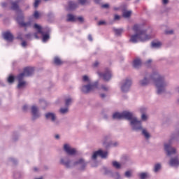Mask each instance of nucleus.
Wrapping results in <instances>:
<instances>
[{"mask_svg": "<svg viewBox=\"0 0 179 179\" xmlns=\"http://www.w3.org/2000/svg\"><path fill=\"white\" fill-rule=\"evenodd\" d=\"M150 83L155 85L157 94L164 93L166 89L170 85V81L160 75L157 70H153L151 75L145 73L143 78L139 80L140 86H148Z\"/></svg>", "mask_w": 179, "mask_h": 179, "instance_id": "f257e3e1", "label": "nucleus"}, {"mask_svg": "<svg viewBox=\"0 0 179 179\" xmlns=\"http://www.w3.org/2000/svg\"><path fill=\"white\" fill-rule=\"evenodd\" d=\"M113 120H122V118L128 120V121H130V125L133 131H136V132H138V131H142V134L146 139L150 138L149 132L145 129H142V121L138 120L132 112L128 110H124L122 113L116 112L113 113Z\"/></svg>", "mask_w": 179, "mask_h": 179, "instance_id": "f03ea898", "label": "nucleus"}, {"mask_svg": "<svg viewBox=\"0 0 179 179\" xmlns=\"http://www.w3.org/2000/svg\"><path fill=\"white\" fill-rule=\"evenodd\" d=\"M133 30L136 34L131 36V43L136 44V43H139V41H148V40H150L152 38L151 35L147 34L146 30L142 29V27L139 24H135L133 27Z\"/></svg>", "mask_w": 179, "mask_h": 179, "instance_id": "7ed1b4c3", "label": "nucleus"}, {"mask_svg": "<svg viewBox=\"0 0 179 179\" xmlns=\"http://www.w3.org/2000/svg\"><path fill=\"white\" fill-rule=\"evenodd\" d=\"M11 9L13 10L17 11V17L16 21L17 22L19 26L21 27H24L25 29L27 27H31V21H28L27 22H24V15H23V13L22 10L19 9V5L17 4V1L11 3Z\"/></svg>", "mask_w": 179, "mask_h": 179, "instance_id": "20e7f679", "label": "nucleus"}, {"mask_svg": "<svg viewBox=\"0 0 179 179\" xmlns=\"http://www.w3.org/2000/svg\"><path fill=\"white\" fill-rule=\"evenodd\" d=\"M60 164L64 166L67 169H71V167H75V166H81L83 169L86 166V162L85 159H80L78 161H73L71 159L69 156H65L60 159Z\"/></svg>", "mask_w": 179, "mask_h": 179, "instance_id": "39448f33", "label": "nucleus"}, {"mask_svg": "<svg viewBox=\"0 0 179 179\" xmlns=\"http://www.w3.org/2000/svg\"><path fill=\"white\" fill-rule=\"evenodd\" d=\"M34 72V68L33 67H27L24 69V72L21 73L17 76L18 80V89H23L26 86V81H24L23 79L26 76H31V74Z\"/></svg>", "mask_w": 179, "mask_h": 179, "instance_id": "423d86ee", "label": "nucleus"}, {"mask_svg": "<svg viewBox=\"0 0 179 179\" xmlns=\"http://www.w3.org/2000/svg\"><path fill=\"white\" fill-rule=\"evenodd\" d=\"M34 29H35V30L37 31L38 33H39V34H41L43 36L42 38V41L43 43H47V41H48V40H50V28L48 27H45V28H43L41 27V26L35 24L34 25Z\"/></svg>", "mask_w": 179, "mask_h": 179, "instance_id": "0eeeda50", "label": "nucleus"}, {"mask_svg": "<svg viewBox=\"0 0 179 179\" xmlns=\"http://www.w3.org/2000/svg\"><path fill=\"white\" fill-rule=\"evenodd\" d=\"M178 136L179 131L172 134L169 143L164 144V150L166 152L167 156H173V155H176V148L171 147V141H173V139H177Z\"/></svg>", "mask_w": 179, "mask_h": 179, "instance_id": "6e6552de", "label": "nucleus"}, {"mask_svg": "<svg viewBox=\"0 0 179 179\" xmlns=\"http://www.w3.org/2000/svg\"><path fill=\"white\" fill-rule=\"evenodd\" d=\"M98 86H99V82H95L92 84L83 85L81 88V92L85 94L90 93V92H94V90H96V89H99Z\"/></svg>", "mask_w": 179, "mask_h": 179, "instance_id": "1a4fd4ad", "label": "nucleus"}, {"mask_svg": "<svg viewBox=\"0 0 179 179\" xmlns=\"http://www.w3.org/2000/svg\"><path fill=\"white\" fill-rule=\"evenodd\" d=\"M131 85L132 80L127 78L122 81L120 89L122 92H123L124 93H127V92H129V89H131Z\"/></svg>", "mask_w": 179, "mask_h": 179, "instance_id": "9d476101", "label": "nucleus"}, {"mask_svg": "<svg viewBox=\"0 0 179 179\" xmlns=\"http://www.w3.org/2000/svg\"><path fill=\"white\" fill-rule=\"evenodd\" d=\"M63 150L69 156L76 155V150L71 146V144L65 143L63 146Z\"/></svg>", "mask_w": 179, "mask_h": 179, "instance_id": "9b49d317", "label": "nucleus"}, {"mask_svg": "<svg viewBox=\"0 0 179 179\" xmlns=\"http://www.w3.org/2000/svg\"><path fill=\"white\" fill-rule=\"evenodd\" d=\"M97 156H100L101 159H106V157L108 156V152L107 151H103L101 150H99L98 151H96L93 153L92 156V159L96 160V159H97Z\"/></svg>", "mask_w": 179, "mask_h": 179, "instance_id": "f8f14e48", "label": "nucleus"}, {"mask_svg": "<svg viewBox=\"0 0 179 179\" xmlns=\"http://www.w3.org/2000/svg\"><path fill=\"white\" fill-rule=\"evenodd\" d=\"M98 75L100 78H103V80H110L112 76L111 70L107 69L103 73L98 72Z\"/></svg>", "mask_w": 179, "mask_h": 179, "instance_id": "ddd939ff", "label": "nucleus"}, {"mask_svg": "<svg viewBox=\"0 0 179 179\" xmlns=\"http://www.w3.org/2000/svg\"><path fill=\"white\" fill-rule=\"evenodd\" d=\"M31 113L33 120H37V118H40V117L41 116V113H40L38 108L36 106L34 105L31 106Z\"/></svg>", "mask_w": 179, "mask_h": 179, "instance_id": "4468645a", "label": "nucleus"}, {"mask_svg": "<svg viewBox=\"0 0 179 179\" xmlns=\"http://www.w3.org/2000/svg\"><path fill=\"white\" fill-rule=\"evenodd\" d=\"M45 116L46 120H49L50 121H52V122H55V120H57V115L54 113H47Z\"/></svg>", "mask_w": 179, "mask_h": 179, "instance_id": "2eb2a0df", "label": "nucleus"}, {"mask_svg": "<svg viewBox=\"0 0 179 179\" xmlns=\"http://www.w3.org/2000/svg\"><path fill=\"white\" fill-rule=\"evenodd\" d=\"M3 37L6 41H13V35L9 31L3 33Z\"/></svg>", "mask_w": 179, "mask_h": 179, "instance_id": "dca6fc26", "label": "nucleus"}, {"mask_svg": "<svg viewBox=\"0 0 179 179\" xmlns=\"http://www.w3.org/2000/svg\"><path fill=\"white\" fill-rule=\"evenodd\" d=\"M19 40L23 41L25 40H31V34H28L26 35H23V34L20 33L17 37Z\"/></svg>", "mask_w": 179, "mask_h": 179, "instance_id": "f3484780", "label": "nucleus"}, {"mask_svg": "<svg viewBox=\"0 0 179 179\" xmlns=\"http://www.w3.org/2000/svg\"><path fill=\"white\" fill-rule=\"evenodd\" d=\"M169 164L172 167H177V166H179L178 158L177 157L171 158V160L169 161Z\"/></svg>", "mask_w": 179, "mask_h": 179, "instance_id": "a211bd4d", "label": "nucleus"}, {"mask_svg": "<svg viewBox=\"0 0 179 179\" xmlns=\"http://www.w3.org/2000/svg\"><path fill=\"white\" fill-rule=\"evenodd\" d=\"M78 8V3L75 1H69V6L67 8V10H73V9H76Z\"/></svg>", "mask_w": 179, "mask_h": 179, "instance_id": "6ab92c4d", "label": "nucleus"}, {"mask_svg": "<svg viewBox=\"0 0 179 179\" xmlns=\"http://www.w3.org/2000/svg\"><path fill=\"white\" fill-rule=\"evenodd\" d=\"M141 65H142V61L141 60V59L137 58V59L134 60V62H133L134 68L138 69Z\"/></svg>", "mask_w": 179, "mask_h": 179, "instance_id": "aec40b11", "label": "nucleus"}, {"mask_svg": "<svg viewBox=\"0 0 179 179\" xmlns=\"http://www.w3.org/2000/svg\"><path fill=\"white\" fill-rule=\"evenodd\" d=\"M138 177L140 179H148L149 178V173L148 172H142L138 174Z\"/></svg>", "mask_w": 179, "mask_h": 179, "instance_id": "412c9836", "label": "nucleus"}, {"mask_svg": "<svg viewBox=\"0 0 179 179\" xmlns=\"http://www.w3.org/2000/svg\"><path fill=\"white\" fill-rule=\"evenodd\" d=\"M114 32L115 34V36H117V37H120V36H121V34H122V33L124 32V29L122 28L121 29H113Z\"/></svg>", "mask_w": 179, "mask_h": 179, "instance_id": "4be33fe9", "label": "nucleus"}, {"mask_svg": "<svg viewBox=\"0 0 179 179\" xmlns=\"http://www.w3.org/2000/svg\"><path fill=\"white\" fill-rule=\"evenodd\" d=\"M67 22H76V17L72 14L67 15Z\"/></svg>", "mask_w": 179, "mask_h": 179, "instance_id": "5701e85b", "label": "nucleus"}, {"mask_svg": "<svg viewBox=\"0 0 179 179\" xmlns=\"http://www.w3.org/2000/svg\"><path fill=\"white\" fill-rule=\"evenodd\" d=\"M161 45H162V43L160 42H152L151 47L152 48H160Z\"/></svg>", "mask_w": 179, "mask_h": 179, "instance_id": "b1692460", "label": "nucleus"}, {"mask_svg": "<svg viewBox=\"0 0 179 179\" xmlns=\"http://www.w3.org/2000/svg\"><path fill=\"white\" fill-rule=\"evenodd\" d=\"M132 13V11L131 10H124L122 13L123 17H129Z\"/></svg>", "mask_w": 179, "mask_h": 179, "instance_id": "393cba45", "label": "nucleus"}, {"mask_svg": "<svg viewBox=\"0 0 179 179\" xmlns=\"http://www.w3.org/2000/svg\"><path fill=\"white\" fill-rule=\"evenodd\" d=\"M162 169V164H156L155 166H154V171L155 173H157V171H159V170H160Z\"/></svg>", "mask_w": 179, "mask_h": 179, "instance_id": "a878e982", "label": "nucleus"}, {"mask_svg": "<svg viewBox=\"0 0 179 179\" xmlns=\"http://www.w3.org/2000/svg\"><path fill=\"white\" fill-rule=\"evenodd\" d=\"M113 166L115 167V169H121V164L117 162V161L113 162Z\"/></svg>", "mask_w": 179, "mask_h": 179, "instance_id": "bb28decb", "label": "nucleus"}, {"mask_svg": "<svg viewBox=\"0 0 179 179\" xmlns=\"http://www.w3.org/2000/svg\"><path fill=\"white\" fill-rule=\"evenodd\" d=\"M72 104V99L71 98H67L65 100V106L68 107V106H71Z\"/></svg>", "mask_w": 179, "mask_h": 179, "instance_id": "cd10ccee", "label": "nucleus"}, {"mask_svg": "<svg viewBox=\"0 0 179 179\" xmlns=\"http://www.w3.org/2000/svg\"><path fill=\"white\" fill-rule=\"evenodd\" d=\"M54 62L56 65H61L62 64V62L58 57H55Z\"/></svg>", "mask_w": 179, "mask_h": 179, "instance_id": "c85d7f7f", "label": "nucleus"}, {"mask_svg": "<svg viewBox=\"0 0 179 179\" xmlns=\"http://www.w3.org/2000/svg\"><path fill=\"white\" fill-rule=\"evenodd\" d=\"M60 114H66L68 113V107L66 108H61L59 110Z\"/></svg>", "mask_w": 179, "mask_h": 179, "instance_id": "c756f323", "label": "nucleus"}, {"mask_svg": "<svg viewBox=\"0 0 179 179\" xmlns=\"http://www.w3.org/2000/svg\"><path fill=\"white\" fill-rule=\"evenodd\" d=\"M7 82L8 83H13V82H15V77H13V76H10L7 79Z\"/></svg>", "mask_w": 179, "mask_h": 179, "instance_id": "7c9ffc66", "label": "nucleus"}, {"mask_svg": "<svg viewBox=\"0 0 179 179\" xmlns=\"http://www.w3.org/2000/svg\"><path fill=\"white\" fill-rule=\"evenodd\" d=\"M112 176H113V177H114V178H115V179H122V178L121 177V176L120 175V173H117V172L113 173Z\"/></svg>", "mask_w": 179, "mask_h": 179, "instance_id": "2f4dec72", "label": "nucleus"}, {"mask_svg": "<svg viewBox=\"0 0 179 179\" xmlns=\"http://www.w3.org/2000/svg\"><path fill=\"white\" fill-rule=\"evenodd\" d=\"M109 87L107 85H101V90H103V92H108Z\"/></svg>", "mask_w": 179, "mask_h": 179, "instance_id": "473e14b6", "label": "nucleus"}, {"mask_svg": "<svg viewBox=\"0 0 179 179\" xmlns=\"http://www.w3.org/2000/svg\"><path fill=\"white\" fill-rule=\"evenodd\" d=\"M83 82H87V83H90V79L89 78V77L87 76H84L83 77Z\"/></svg>", "mask_w": 179, "mask_h": 179, "instance_id": "72a5a7b5", "label": "nucleus"}, {"mask_svg": "<svg viewBox=\"0 0 179 179\" xmlns=\"http://www.w3.org/2000/svg\"><path fill=\"white\" fill-rule=\"evenodd\" d=\"M131 176H132V173H131L130 171H127L124 173V176L127 177V178H131Z\"/></svg>", "mask_w": 179, "mask_h": 179, "instance_id": "f704fd0d", "label": "nucleus"}, {"mask_svg": "<svg viewBox=\"0 0 179 179\" xmlns=\"http://www.w3.org/2000/svg\"><path fill=\"white\" fill-rule=\"evenodd\" d=\"M34 17H35V19H38V17H40V13L38 11H35L34 13Z\"/></svg>", "mask_w": 179, "mask_h": 179, "instance_id": "c9c22d12", "label": "nucleus"}, {"mask_svg": "<svg viewBox=\"0 0 179 179\" xmlns=\"http://www.w3.org/2000/svg\"><path fill=\"white\" fill-rule=\"evenodd\" d=\"M40 2H41L40 0H35L34 4V8H37L40 4Z\"/></svg>", "mask_w": 179, "mask_h": 179, "instance_id": "e433bc0d", "label": "nucleus"}, {"mask_svg": "<svg viewBox=\"0 0 179 179\" xmlns=\"http://www.w3.org/2000/svg\"><path fill=\"white\" fill-rule=\"evenodd\" d=\"M141 120L143 121H146V120H148V116H146V115H145V113H143L141 115Z\"/></svg>", "mask_w": 179, "mask_h": 179, "instance_id": "4c0bfd02", "label": "nucleus"}, {"mask_svg": "<svg viewBox=\"0 0 179 179\" xmlns=\"http://www.w3.org/2000/svg\"><path fill=\"white\" fill-rule=\"evenodd\" d=\"M21 45H22V47H23L24 48H26L27 46V43L25 41L22 40Z\"/></svg>", "mask_w": 179, "mask_h": 179, "instance_id": "58836bf2", "label": "nucleus"}, {"mask_svg": "<svg viewBox=\"0 0 179 179\" xmlns=\"http://www.w3.org/2000/svg\"><path fill=\"white\" fill-rule=\"evenodd\" d=\"M76 20L80 22V23H83V17H76Z\"/></svg>", "mask_w": 179, "mask_h": 179, "instance_id": "ea45409f", "label": "nucleus"}, {"mask_svg": "<svg viewBox=\"0 0 179 179\" xmlns=\"http://www.w3.org/2000/svg\"><path fill=\"white\" fill-rule=\"evenodd\" d=\"M8 160L13 164H16V162H17L16 159H15V158H10Z\"/></svg>", "mask_w": 179, "mask_h": 179, "instance_id": "a19ab883", "label": "nucleus"}, {"mask_svg": "<svg viewBox=\"0 0 179 179\" xmlns=\"http://www.w3.org/2000/svg\"><path fill=\"white\" fill-rule=\"evenodd\" d=\"M22 110L23 111H27L29 110L28 105H24V106L22 107Z\"/></svg>", "mask_w": 179, "mask_h": 179, "instance_id": "79ce46f5", "label": "nucleus"}, {"mask_svg": "<svg viewBox=\"0 0 179 179\" xmlns=\"http://www.w3.org/2000/svg\"><path fill=\"white\" fill-rule=\"evenodd\" d=\"M165 33H166V34H173V33H174V31L172 29H171V30H166L165 31Z\"/></svg>", "mask_w": 179, "mask_h": 179, "instance_id": "37998d69", "label": "nucleus"}, {"mask_svg": "<svg viewBox=\"0 0 179 179\" xmlns=\"http://www.w3.org/2000/svg\"><path fill=\"white\" fill-rule=\"evenodd\" d=\"M78 1L81 5H85V3H86L87 2L86 0H78Z\"/></svg>", "mask_w": 179, "mask_h": 179, "instance_id": "c03bdc74", "label": "nucleus"}, {"mask_svg": "<svg viewBox=\"0 0 179 179\" xmlns=\"http://www.w3.org/2000/svg\"><path fill=\"white\" fill-rule=\"evenodd\" d=\"M98 24H99V26H101L103 24H106V22H104V21H99L98 22Z\"/></svg>", "mask_w": 179, "mask_h": 179, "instance_id": "a18cd8bd", "label": "nucleus"}, {"mask_svg": "<svg viewBox=\"0 0 179 179\" xmlns=\"http://www.w3.org/2000/svg\"><path fill=\"white\" fill-rule=\"evenodd\" d=\"M152 63V59H148L146 62H145V65H147V66H149V64Z\"/></svg>", "mask_w": 179, "mask_h": 179, "instance_id": "49530a36", "label": "nucleus"}, {"mask_svg": "<svg viewBox=\"0 0 179 179\" xmlns=\"http://www.w3.org/2000/svg\"><path fill=\"white\" fill-rule=\"evenodd\" d=\"M93 66H94V68H96V66H99V62H95L93 64Z\"/></svg>", "mask_w": 179, "mask_h": 179, "instance_id": "de8ad7c7", "label": "nucleus"}, {"mask_svg": "<svg viewBox=\"0 0 179 179\" xmlns=\"http://www.w3.org/2000/svg\"><path fill=\"white\" fill-rule=\"evenodd\" d=\"M140 111H141V113H145V111H146V108H140Z\"/></svg>", "mask_w": 179, "mask_h": 179, "instance_id": "09e8293b", "label": "nucleus"}, {"mask_svg": "<svg viewBox=\"0 0 179 179\" xmlns=\"http://www.w3.org/2000/svg\"><path fill=\"white\" fill-rule=\"evenodd\" d=\"M110 146H118V142H114L113 143L110 144Z\"/></svg>", "mask_w": 179, "mask_h": 179, "instance_id": "8fccbe9b", "label": "nucleus"}, {"mask_svg": "<svg viewBox=\"0 0 179 179\" xmlns=\"http://www.w3.org/2000/svg\"><path fill=\"white\" fill-rule=\"evenodd\" d=\"M120 17V15H115L114 19L115 20H119Z\"/></svg>", "mask_w": 179, "mask_h": 179, "instance_id": "3c124183", "label": "nucleus"}, {"mask_svg": "<svg viewBox=\"0 0 179 179\" xmlns=\"http://www.w3.org/2000/svg\"><path fill=\"white\" fill-rule=\"evenodd\" d=\"M8 5V3H6V2H3L1 3V6L3 8H6V6Z\"/></svg>", "mask_w": 179, "mask_h": 179, "instance_id": "603ef678", "label": "nucleus"}, {"mask_svg": "<svg viewBox=\"0 0 179 179\" xmlns=\"http://www.w3.org/2000/svg\"><path fill=\"white\" fill-rule=\"evenodd\" d=\"M88 40H89L90 41H93V38L92 37V35H89V36H88Z\"/></svg>", "mask_w": 179, "mask_h": 179, "instance_id": "864d4df0", "label": "nucleus"}, {"mask_svg": "<svg viewBox=\"0 0 179 179\" xmlns=\"http://www.w3.org/2000/svg\"><path fill=\"white\" fill-rule=\"evenodd\" d=\"M162 2L164 3V5H166V3H167V2H169V0H162Z\"/></svg>", "mask_w": 179, "mask_h": 179, "instance_id": "5fc2aeb1", "label": "nucleus"}, {"mask_svg": "<svg viewBox=\"0 0 179 179\" xmlns=\"http://www.w3.org/2000/svg\"><path fill=\"white\" fill-rule=\"evenodd\" d=\"M102 8H108V4L102 5Z\"/></svg>", "mask_w": 179, "mask_h": 179, "instance_id": "6e6d98bb", "label": "nucleus"}, {"mask_svg": "<svg viewBox=\"0 0 179 179\" xmlns=\"http://www.w3.org/2000/svg\"><path fill=\"white\" fill-rule=\"evenodd\" d=\"M100 96H101V99H104V97H106V94H101Z\"/></svg>", "mask_w": 179, "mask_h": 179, "instance_id": "4d7b16f0", "label": "nucleus"}, {"mask_svg": "<svg viewBox=\"0 0 179 179\" xmlns=\"http://www.w3.org/2000/svg\"><path fill=\"white\" fill-rule=\"evenodd\" d=\"M55 139H59V135L56 134V135L55 136Z\"/></svg>", "mask_w": 179, "mask_h": 179, "instance_id": "13d9d810", "label": "nucleus"}, {"mask_svg": "<svg viewBox=\"0 0 179 179\" xmlns=\"http://www.w3.org/2000/svg\"><path fill=\"white\" fill-rule=\"evenodd\" d=\"M41 104H47V101H41Z\"/></svg>", "mask_w": 179, "mask_h": 179, "instance_id": "bf43d9fd", "label": "nucleus"}, {"mask_svg": "<svg viewBox=\"0 0 179 179\" xmlns=\"http://www.w3.org/2000/svg\"><path fill=\"white\" fill-rule=\"evenodd\" d=\"M34 37H35V38H38V36H37V33L34 34Z\"/></svg>", "mask_w": 179, "mask_h": 179, "instance_id": "052dcab7", "label": "nucleus"}, {"mask_svg": "<svg viewBox=\"0 0 179 179\" xmlns=\"http://www.w3.org/2000/svg\"><path fill=\"white\" fill-rule=\"evenodd\" d=\"M94 1H95L96 3H99V2H100V0H94Z\"/></svg>", "mask_w": 179, "mask_h": 179, "instance_id": "680f3d73", "label": "nucleus"}, {"mask_svg": "<svg viewBox=\"0 0 179 179\" xmlns=\"http://www.w3.org/2000/svg\"><path fill=\"white\" fill-rule=\"evenodd\" d=\"M108 173H111L110 171H106V174H108Z\"/></svg>", "mask_w": 179, "mask_h": 179, "instance_id": "e2e57ef3", "label": "nucleus"}, {"mask_svg": "<svg viewBox=\"0 0 179 179\" xmlns=\"http://www.w3.org/2000/svg\"><path fill=\"white\" fill-rule=\"evenodd\" d=\"M96 166H97L96 164H92V167H96Z\"/></svg>", "mask_w": 179, "mask_h": 179, "instance_id": "0e129e2a", "label": "nucleus"}, {"mask_svg": "<svg viewBox=\"0 0 179 179\" xmlns=\"http://www.w3.org/2000/svg\"><path fill=\"white\" fill-rule=\"evenodd\" d=\"M115 10H118V8H115Z\"/></svg>", "mask_w": 179, "mask_h": 179, "instance_id": "69168bd1", "label": "nucleus"}, {"mask_svg": "<svg viewBox=\"0 0 179 179\" xmlns=\"http://www.w3.org/2000/svg\"><path fill=\"white\" fill-rule=\"evenodd\" d=\"M34 171H37V168H34Z\"/></svg>", "mask_w": 179, "mask_h": 179, "instance_id": "338daca9", "label": "nucleus"}, {"mask_svg": "<svg viewBox=\"0 0 179 179\" xmlns=\"http://www.w3.org/2000/svg\"><path fill=\"white\" fill-rule=\"evenodd\" d=\"M178 101H179V99H178Z\"/></svg>", "mask_w": 179, "mask_h": 179, "instance_id": "774afa93", "label": "nucleus"}]
</instances>
